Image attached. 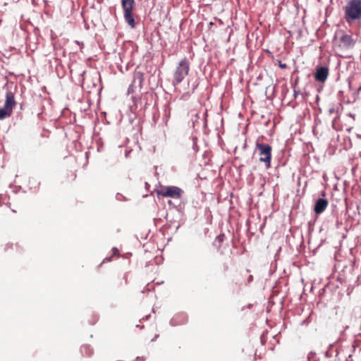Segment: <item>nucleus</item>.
Masks as SVG:
<instances>
[{
    "label": "nucleus",
    "instance_id": "1",
    "mask_svg": "<svg viewBox=\"0 0 361 361\" xmlns=\"http://www.w3.org/2000/svg\"><path fill=\"white\" fill-rule=\"evenodd\" d=\"M355 41L351 35L340 31L336 33L334 38V48L336 51H343L353 48L355 46Z\"/></svg>",
    "mask_w": 361,
    "mask_h": 361
},
{
    "label": "nucleus",
    "instance_id": "2",
    "mask_svg": "<svg viewBox=\"0 0 361 361\" xmlns=\"http://www.w3.org/2000/svg\"><path fill=\"white\" fill-rule=\"evenodd\" d=\"M255 151L258 152L259 161L264 163L266 169H269L271 167V161L272 157L271 146L268 144L260 143L257 141L255 145Z\"/></svg>",
    "mask_w": 361,
    "mask_h": 361
},
{
    "label": "nucleus",
    "instance_id": "3",
    "mask_svg": "<svg viewBox=\"0 0 361 361\" xmlns=\"http://www.w3.org/2000/svg\"><path fill=\"white\" fill-rule=\"evenodd\" d=\"M190 70V63L186 58L183 59L178 63L173 73V85L176 86L180 83L183 79L188 75Z\"/></svg>",
    "mask_w": 361,
    "mask_h": 361
},
{
    "label": "nucleus",
    "instance_id": "4",
    "mask_svg": "<svg viewBox=\"0 0 361 361\" xmlns=\"http://www.w3.org/2000/svg\"><path fill=\"white\" fill-rule=\"evenodd\" d=\"M347 21L361 18V0H350L345 9Z\"/></svg>",
    "mask_w": 361,
    "mask_h": 361
},
{
    "label": "nucleus",
    "instance_id": "5",
    "mask_svg": "<svg viewBox=\"0 0 361 361\" xmlns=\"http://www.w3.org/2000/svg\"><path fill=\"white\" fill-rule=\"evenodd\" d=\"M155 192L158 197L180 199L183 194V190L177 186L170 185L161 186L159 189L155 190Z\"/></svg>",
    "mask_w": 361,
    "mask_h": 361
},
{
    "label": "nucleus",
    "instance_id": "6",
    "mask_svg": "<svg viewBox=\"0 0 361 361\" xmlns=\"http://www.w3.org/2000/svg\"><path fill=\"white\" fill-rule=\"evenodd\" d=\"M16 105L14 94L11 91L6 92L4 107L0 109V120L10 117Z\"/></svg>",
    "mask_w": 361,
    "mask_h": 361
},
{
    "label": "nucleus",
    "instance_id": "7",
    "mask_svg": "<svg viewBox=\"0 0 361 361\" xmlns=\"http://www.w3.org/2000/svg\"><path fill=\"white\" fill-rule=\"evenodd\" d=\"M135 0H122L121 6L123 10V17L126 22L131 28L135 27V22L133 14L135 8Z\"/></svg>",
    "mask_w": 361,
    "mask_h": 361
},
{
    "label": "nucleus",
    "instance_id": "8",
    "mask_svg": "<svg viewBox=\"0 0 361 361\" xmlns=\"http://www.w3.org/2000/svg\"><path fill=\"white\" fill-rule=\"evenodd\" d=\"M329 74V68L326 66H319L316 68L314 79L319 82H324Z\"/></svg>",
    "mask_w": 361,
    "mask_h": 361
},
{
    "label": "nucleus",
    "instance_id": "9",
    "mask_svg": "<svg viewBox=\"0 0 361 361\" xmlns=\"http://www.w3.org/2000/svg\"><path fill=\"white\" fill-rule=\"evenodd\" d=\"M329 202L326 199L319 198L318 199L314 207V212L317 214H322L327 207Z\"/></svg>",
    "mask_w": 361,
    "mask_h": 361
},
{
    "label": "nucleus",
    "instance_id": "10",
    "mask_svg": "<svg viewBox=\"0 0 361 361\" xmlns=\"http://www.w3.org/2000/svg\"><path fill=\"white\" fill-rule=\"evenodd\" d=\"M224 238H225V235L224 234H220V235H217L216 237L214 243L216 244V245L218 247L221 246L222 242L224 240Z\"/></svg>",
    "mask_w": 361,
    "mask_h": 361
},
{
    "label": "nucleus",
    "instance_id": "11",
    "mask_svg": "<svg viewBox=\"0 0 361 361\" xmlns=\"http://www.w3.org/2000/svg\"><path fill=\"white\" fill-rule=\"evenodd\" d=\"M189 96H190V95H189V94H188V93H185V94H183L181 96L180 99H185L188 98Z\"/></svg>",
    "mask_w": 361,
    "mask_h": 361
},
{
    "label": "nucleus",
    "instance_id": "12",
    "mask_svg": "<svg viewBox=\"0 0 361 361\" xmlns=\"http://www.w3.org/2000/svg\"><path fill=\"white\" fill-rule=\"evenodd\" d=\"M253 280V276L252 275H249L248 276V278H247V283H250L251 281H252Z\"/></svg>",
    "mask_w": 361,
    "mask_h": 361
},
{
    "label": "nucleus",
    "instance_id": "13",
    "mask_svg": "<svg viewBox=\"0 0 361 361\" xmlns=\"http://www.w3.org/2000/svg\"><path fill=\"white\" fill-rule=\"evenodd\" d=\"M280 66H281V68H285L286 67V65L285 63H284V64L281 63V64H280Z\"/></svg>",
    "mask_w": 361,
    "mask_h": 361
},
{
    "label": "nucleus",
    "instance_id": "14",
    "mask_svg": "<svg viewBox=\"0 0 361 361\" xmlns=\"http://www.w3.org/2000/svg\"><path fill=\"white\" fill-rule=\"evenodd\" d=\"M87 348H88V346H83V347H82V349H85V350H87Z\"/></svg>",
    "mask_w": 361,
    "mask_h": 361
},
{
    "label": "nucleus",
    "instance_id": "15",
    "mask_svg": "<svg viewBox=\"0 0 361 361\" xmlns=\"http://www.w3.org/2000/svg\"><path fill=\"white\" fill-rule=\"evenodd\" d=\"M358 91H361V86L358 88Z\"/></svg>",
    "mask_w": 361,
    "mask_h": 361
},
{
    "label": "nucleus",
    "instance_id": "16",
    "mask_svg": "<svg viewBox=\"0 0 361 361\" xmlns=\"http://www.w3.org/2000/svg\"><path fill=\"white\" fill-rule=\"evenodd\" d=\"M73 177H74V178H75L76 174H73Z\"/></svg>",
    "mask_w": 361,
    "mask_h": 361
}]
</instances>
